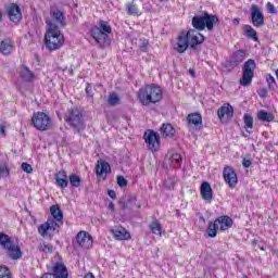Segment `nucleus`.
<instances>
[{
  "label": "nucleus",
  "mask_w": 278,
  "mask_h": 278,
  "mask_svg": "<svg viewBox=\"0 0 278 278\" xmlns=\"http://www.w3.org/2000/svg\"><path fill=\"white\" fill-rule=\"evenodd\" d=\"M150 229L155 236H162V224H160V222L153 220L150 224Z\"/></svg>",
  "instance_id": "33"
},
{
  "label": "nucleus",
  "mask_w": 278,
  "mask_h": 278,
  "mask_svg": "<svg viewBox=\"0 0 278 278\" xmlns=\"http://www.w3.org/2000/svg\"><path fill=\"white\" fill-rule=\"evenodd\" d=\"M90 34L98 45H105L108 34H112V26H110L108 22L100 20L99 26L92 27Z\"/></svg>",
  "instance_id": "7"
},
{
  "label": "nucleus",
  "mask_w": 278,
  "mask_h": 278,
  "mask_svg": "<svg viewBox=\"0 0 278 278\" xmlns=\"http://www.w3.org/2000/svg\"><path fill=\"white\" fill-rule=\"evenodd\" d=\"M40 278H68V269L64 264L56 263L52 268V273L43 274Z\"/></svg>",
  "instance_id": "13"
},
{
  "label": "nucleus",
  "mask_w": 278,
  "mask_h": 278,
  "mask_svg": "<svg viewBox=\"0 0 278 278\" xmlns=\"http://www.w3.org/2000/svg\"><path fill=\"white\" fill-rule=\"evenodd\" d=\"M143 140L150 151H157L160 149V134L155 130L146 131Z\"/></svg>",
  "instance_id": "11"
},
{
  "label": "nucleus",
  "mask_w": 278,
  "mask_h": 278,
  "mask_svg": "<svg viewBox=\"0 0 278 278\" xmlns=\"http://www.w3.org/2000/svg\"><path fill=\"white\" fill-rule=\"evenodd\" d=\"M70 184L73 188H79L81 186V178L77 174L70 175Z\"/></svg>",
  "instance_id": "36"
},
{
  "label": "nucleus",
  "mask_w": 278,
  "mask_h": 278,
  "mask_svg": "<svg viewBox=\"0 0 278 278\" xmlns=\"http://www.w3.org/2000/svg\"><path fill=\"white\" fill-rule=\"evenodd\" d=\"M189 75H191V77H197V74L194 72V68H190L189 70Z\"/></svg>",
  "instance_id": "55"
},
{
  "label": "nucleus",
  "mask_w": 278,
  "mask_h": 278,
  "mask_svg": "<svg viewBox=\"0 0 278 278\" xmlns=\"http://www.w3.org/2000/svg\"><path fill=\"white\" fill-rule=\"evenodd\" d=\"M14 49V42L11 39H4L0 42V53L10 55Z\"/></svg>",
  "instance_id": "27"
},
{
  "label": "nucleus",
  "mask_w": 278,
  "mask_h": 278,
  "mask_svg": "<svg viewBox=\"0 0 278 278\" xmlns=\"http://www.w3.org/2000/svg\"><path fill=\"white\" fill-rule=\"evenodd\" d=\"M137 207H138V210H140V208L142 207V205H141V204H138Z\"/></svg>",
  "instance_id": "59"
},
{
  "label": "nucleus",
  "mask_w": 278,
  "mask_h": 278,
  "mask_svg": "<svg viewBox=\"0 0 278 278\" xmlns=\"http://www.w3.org/2000/svg\"><path fill=\"white\" fill-rule=\"evenodd\" d=\"M76 242L81 249H91L93 244L92 236L87 231L80 230L76 236Z\"/></svg>",
  "instance_id": "16"
},
{
  "label": "nucleus",
  "mask_w": 278,
  "mask_h": 278,
  "mask_svg": "<svg viewBox=\"0 0 278 278\" xmlns=\"http://www.w3.org/2000/svg\"><path fill=\"white\" fill-rule=\"evenodd\" d=\"M257 116L258 121H263V123H273V121H275V115L264 110L260 111Z\"/></svg>",
  "instance_id": "32"
},
{
  "label": "nucleus",
  "mask_w": 278,
  "mask_h": 278,
  "mask_svg": "<svg viewBox=\"0 0 278 278\" xmlns=\"http://www.w3.org/2000/svg\"><path fill=\"white\" fill-rule=\"evenodd\" d=\"M251 21L254 27H264V13L257 4H252L251 9Z\"/></svg>",
  "instance_id": "14"
},
{
  "label": "nucleus",
  "mask_w": 278,
  "mask_h": 278,
  "mask_svg": "<svg viewBox=\"0 0 278 278\" xmlns=\"http://www.w3.org/2000/svg\"><path fill=\"white\" fill-rule=\"evenodd\" d=\"M64 121L73 129L74 134L81 136L86 131V122L84 121V113L78 108H73L66 111Z\"/></svg>",
  "instance_id": "3"
},
{
  "label": "nucleus",
  "mask_w": 278,
  "mask_h": 278,
  "mask_svg": "<svg viewBox=\"0 0 278 278\" xmlns=\"http://www.w3.org/2000/svg\"><path fill=\"white\" fill-rule=\"evenodd\" d=\"M20 77L26 84H31V81H34V79H36V75L34 74V72H31V70H29V67H27L25 65L22 67V71L20 73Z\"/></svg>",
  "instance_id": "26"
},
{
  "label": "nucleus",
  "mask_w": 278,
  "mask_h": 278,
  "mask_svg": "<svg viewBox=\"0 0 278 278\" xmlns=\"http://www.w3.org/2000/svg\"><path fill=\"white\" fill-rule=\"evenodd\" d=\"M50 16L61 27H66V18L64 17V12L59 8H50Z\"/></svg>",
  "instance_id": "18"
},
{
  "label": "nucleus",
  "mask_w": 278,
  "mask_h": 278,
  "mask_svg": "<svg viewBox=\"0 0 278 278\" xmlns=\"http://www.w3.org/2000/svg\"><path fill=\"white\" fill-rule=\"evenodd\" d=\"M117 185L119 186V188H126L127 179H125L124 176H117Z\"/></svg>",
  "instance_id": "44"
},
{
  "label": "nucleus",
  "mask_w": 278,
  "mask_h": 278,
  "mask_svg": "<svg viewBox=\"0 0 278 278\" xmlns=\"http://www.w3.org/2000/svg\"><path fill=\"white\" fill-rule=\"evenodd\" d=\"M242 166H244V168H250L251 160L243 159Z\"/></svg>",
  "instance_id": "50"
},
{
  "label": "nucleus",
  "mask_w": 278,
  "mask_h": 278,
  "mask_svg": "<svg viewBox=\"0 0 278 278\" xmlns=\"http://www.w3.org/2000/svg\"><path fill=\"white\" fill-rule=\"evenodd\" d=\"M147 47H149V42H142V45L140 46L141 51H143V53H147Z\"/></svg>",
  "instance_id": "52"
},
{
  "label": "nucleus",
  "mask_w": 278,
  "mask_h": 278,
  "mask_svg": "<svg viewBox=\"0 0 278 278\" xmlns=\"http://www.w3.org/2000/svg\"><path fill=\"white\" fill-rule=\"evenodd\" d=\"M164 186L167 188V190H173V188H175V179L173 178H167L164 181Z\"/></svg>",
  "instance_id": "42"
},
{
  "label": "nucleus",
  "mask_w": 278,
  "mask_h": 278,
  "mask_svg": "<svg viewBox=\"0 0 278 278\" xmlns=\"http://www.w3.org/2000/svg\"><path fill=\"white\" fill-rule=\"evenodd\" d=\"M109 210H111V212H115L116 207L114 205V202L109 203Z\"/></svg>",
  "instance_id": "53"
},
{
  "label": "nucleus",
  "mask_w": 278,
  "mask_h": 278,
  "mask_svg": "<svg viewBox=\"0 0 278 278\" xmlns=\"http://www.w3.org/2000/svg\"><path fill=\"white\" fill-rule=\"evenodd\" d=\"M215 223H217V226L219 225L220 231H227V229H231L233 226V219L227 215L216 218Z\"/></svg>",
  "instance_id": "20"
},
{
  "label": "nucleus",
  "mask_w": 278,
  "mask_h": 278,
  "mask_svg": "<svg viewBox=\"0 0 278 278\" xmlns=\"http://www.w3.org/2000/svg\"><path fill=\"white\" fill-rule=\"evenodd\" d=\"M203 42H205V37L201 33H198L195 29L185 30L177 38L176 51L178 53H186L188 47L197 49L198 45H203Z\"/></svg>",
  "instance_id": "1"
},
{
  "label": "nucleus",
  "mask_w": 278,
  "mask_h": 278,
  "mask_svg": "<svg viewBox=\"0 0 278 278\" xmlns=\"http://www.w3.org/2000/svg\"><path fill=\"white\" fill-rule=\"evenodd\" d=\"M127 10H128V14L136 16V14H138V7H136V4L130 3L127 4Z\"/></svg>",
  "instance_id": "41"
},
{
  "label": "nucleus",
  "mask_w": 278,
  "mask_h": 278,
  "mask_svg": "<svg viewBox=\"0 0 278 278\" xmlns=\"http://www.w3.org/2000/svg\"><path fill=\"white\" fill-rule=\"evenodd\" d=\"M257 64H255V60L249 59L243 64V74L240 79V86H251V81H253V77H255V68Z\"/></svg>",
  "instance_id": "8"
},
{
  "label": "nucleus",
  "mask_w": 278,
  "mask_h": 278,
  "mask_svg": "<svg viewBox=\"0 0 278 278\" xmlns=\"http://www.w3.org/2000/svg\"><path fill=\"white\" fill-rule=\"evenodd\" d=\"M217 116L219 119L223 121V118H233V106H231L229 103L224 104L220 109L217 110Z\"/></svg>",
  "instance_id": "23"
},
{
  "label": "nucleus",
  "mask_w": 278,
  "mask_h": 278,
  "mask_svg": "<svg viewBox=\"0 0 278 278\" xmlns=\"http://www.w3.org/2000/svg\"><path fill=\"white\" fill-rule=\"evenodd\" d=\"M111 172L112 167H110V163L103 161V159H100L96 166V175H98L99 177H103L104 175H108V173Z\"/></svg>",
  "instance_id": "21"
},
{
  "label": "nucleus",
  "mask_w": 278,
  "mask_h": 278,
  "mask_svg": "<svg viewBox=\"0 0 278 278\" xmlns=\"http://www.w3.org/2000/svg\"><path fill=\"white\" fill-rule=\"evenodd\" d=\"M110 231L115 240H129L131 238L129 231L123 227L111 228Z\"/></svg>",
  "instance_id": "19"
},
{
  "label": "nucleus",
  "mask_w": 278,
  "mask_h": 278,
  "mask_svg": "<svg viewBox=\"0 0 278 278\" xmlns=\"http://www.w3.org/2000/svg\"><path fill=\"white\" fill-rule=\"evenodd\" d=\"M138 99L142 105L159 103V101H162V89L155 85H147L139 89Z\"/></svg>",
  "instance_id": "4"
},
{
  "label": "nucleus",
  "mask_w": 278,
  "mask_h": 278,
  "mask_svg": "<svg viewBox=\"0 0 278 278\" xmlns=\"http://www.w3.org/2000/svg\"><path fill=\"white\" fill-rule=\"evenodd\" d=\"M160 132L161 136H163V138H173V136H175V127L172 126V124L167 123V124H163L160 128Z\"/></svg>",
  "instance_id": "28"
},
{
  "label": "nucleus",
  "mask_w": 278,
  "mask_h": 278,
  "mask_svg": "<svg viewBox=\"0 0 278 278\" xmlns=\"http://www.w3.org/2000/svg\"><path fill=\"white\" fill-rule=\"evenodd\" d=\"M214 25H220V20H218L217 15H211L210 13L204 12L203 15H195L192 17V26L194 29H198V31H203L205 27L208 31H212Z\"/></svg>",
  "instance_id": "5"
},
{
  "label": "nucleus",
  "mask_w": 278,
  "mask_h": 278,
  "mask_svg": "<svg viewBox=\"0 0 278 278\" xmlns=\"http://www.w3.org/2000/svg\"><path fill=\"white\" fill-rule=\"evenodd\" d=\"M51 216L54 220H59L61 223H64V213H62V210L58 205H52L50 207Z\"/></svg>",
  "instance_id": "30"
},
{
  "label": "nucleus",
  "mask_w": 278,
  "mask_h": 278,
  "mask_svg": "<svg viewBox=\"0 0 278 278\" xmlns=\"http://www.w3.org/2000/svg\"><path fill=\"white\" fill-rule=\"evenodd\" d=\"M31 123L38 131H47L51 127V117L45 112H37L33 114Z\"/></svg>",
  "instance_id": "9"
},
{
  "label": "nucleus",
  "mask_w": 278,
  "mask_h": 278,
  "mask_svg": "<svg viewBox=\"0 0 278 278\" xmlns=\"http://www.w3.org/2000/svg\"><path fill=\"white\" fill-rule=\"evenodd\" d=\"M22 170H24V173H34V167H31V164L29 163H22Z\"/></svg>",
  "instance_id": "43"
},
{
  "label": "nucleus",
  "mask_w": 278,
  "mask_h": 278,
  "mask_svg": "<svg viewBox=\"0 0 278 278\" xmlns=\"http://www.w3.org/2000/svg\"><path fill=\"white\" fill-rule=\"evenodd\" d=\"M242 278H249V276L244 275Z\"/></svg>",
  "instance_id": "60"
},
{
  "label": "nucleus",
  "mask_w": 278,
  "mask_h": 278,
  "mask_svg": "<svg viewBox=\"0 0 278 278\" xmlns=\"http://www.w3.org/2000/svg\"><path fill=\"white\" fill-rule=\"evenodd\" d=\"M109 105H121V98L116 92L110 93L108 98Z\"/></svg>",
  "instance_id": "34"
},
{
  "label": "nucleus",
  "mask_w": 278,
  "mask_h": 278,
  "mask_svg": "<svg viewBox=\"0 0 278 278\" xmlns=\"http://www.w3.org/2000/svg\"><path fill=\"white\" fill-rule=\"evenodd\" d=\"M266 8L270 14H277V9L275 8L274 3L268 2L266 4Z\"/></svg>",
  "instance_id": "46"
},
{
  "label": "nucleus",
  "mask_w": 278,
  "mask_h": 278,
  "mask_svg": "<svg viewBox=\"0 0 278 278\" xmlns=\"http://www.w3.org/2000/svg\"><path fill=\"white\" fill-rule=\"evenodd\" d=\"M3 18V14L0 12V21Z\"/></svg>",
  "instance_id": "58"
},
{
  "label": "nucleus",
  "mask_w": 278,
  "mask_h": 278,
  "mask_svg": "<svg viewBox=\"0 0 278 278\" xmlns=\"http://www.w3.org/2000/svg\"><path fill=\"white\" fill-rule=\"evenodd\" d=\"M258 94L260 97L265 98L268 97V91L265 88H261Z\"/></svg>",
  "instance_id": "49"
},
{
  "label": "nucleus",
  "mask_w": 278,
  "mask_h": 278,
  "mask_svg": "<svg viewBox=\"0 0 278 278\" xmlns=\"http://www.w3.org/2000/svg\"><path fill=\"white\" fill-rule=\"evenodd\" d=\"M247 58V52L244 50H237L233 52L231 59L226 62L225 66L227 71H233L237 66H240Z\"/></svg>",
  "instance_id": "12"
},
{
  "label": "nucleus",
  "mask_w": 278,
  "mask_h": 278,
  "mask_svg": "<svg viewBox=\"0 0 278 278\" xmlns=\"http://www.w3.org/2000/svg\"><path fill=\"white\" fill-rule=\"evenodd\" d=\"M0 134L1 135L5 134V126L3 125L0 126Z\"/></svg>",
  "instance_id": "56"
},
{
  "label": "nucleus",
  "mask_w": 278,
  "mask_h": 278,
  "mask_svg": "<svg viewBox=\"0 0 278 278\" xmlns=\"http://www.w3.org/2000/svg\"><path fill=\"white\" fill-rule=\"evenodd\" d=\"M86 94H87V97H93L92 86H90V84H88V83H87V86H86Z\"/></svg>",
  "instance_id": "47"
},
{
  "label": "nucleus",
  "mask_w": 278,
  "mask_h": 278,
  "mask_svg": "<svg viewBox=\"0 0 278 278\" xmlns=\"http://www.w3.org/2000/svg\"><path fill=\"white\" fill-rule=\"evenodd\" d=\"M46 25L48 27L45 36L46 47L49 51H58L64 46V35L58 30V24L53 23V20L47 18Z\"/></svg>",
  "instance_id": "2"
},
{
  "label": "nucleus",
  "mask_w": 278,
  "mask_h": 278,
  "mask_svg": "<svg viewBox=\"0 0 278 278\" xmlns=\"http://www.w3.org/2000/svg\"><path fill=\"white\" fill-rule=\"evenodd\" d=\"M0 247L5 251L7 256L10 260H21L23 257V251H21V247L14 241H12V238L5 232H0Z\"/></svg>",
  "instance_id": "6"
},
{
  "label": "nucleus",
  "mask_w": 278,
  "mask_h": 278,
  "mask_svg": "<svg viewBox=\"0 0 278 278\" xmlns=\"http://www.w3.org/2000/svg\"><path fill=\"white\" fill-rule=\"evenodd\" d=\"M243 123L245 125V129H247L248 134H251V131H249V129H253V116H251L250 114H244Z\"/></svg>",
  "instance_id": "35"
},
{
  "label": "nucleus",
  "mask_w": 278,
  "mask_h": 278,
  "mask_svg": "<svg viewBox=\"0 0 278 278\" xmlns=\"http://www.w3.org/2000/svg\"><path fill=\"white\" fill-rule=\"evenodd\" d=\"M136 201H137L136 197L130 195V197H128V199H127L126 202H127L128 205L131 207V205H134V203H136Z\"/></svg>",
  "instance_id": "48"
},
{
  "label": "nucleus",
  "mask_w": 278,
  "mask_h": 278,
  "mask_svg": "<svg viewBox=\"0 0 278 278\" xmlns=\"http://www.w3.org/2000/svg\"><path fill=\"white\" fill-rule=\"evenodd\" d=\"M54 178L55 184L59 188H61L62 190L68 188V176L66 175L65 170H60L58 174H55Z\"/></svg>",
  "instance_id": "25"
},
{
  "label": "nucleus",
  "mask_w": 278,
  "mask_h": 278,
  "mask_svg": "<svg viewBox=\"0 0 278 278\" xmlns=\"http://www.w3.org/2000/svg\"><path fill=\"white\" fill-rule=\"evenodd\" d=\"M206 233L208 238H216L218 233V224L215 222H210L206 228Z\"/></svg>",
  "instance_id": "31"
},
{
  "label": "nucleus",
  "mask_w": 278,
  "mask_h": 278,
  "mask_svg": "<svg viewBox=\"0 0 278 278\" xmlns=\"http://www.w3.org/2000/svg\"><path fill=\"white\" fill-rule=\"evenodd\" d=\"M266 81L269 86V90H275L277 88V81L275 80V77L270 74L266 76Z\"/></svg>",
  "instance_id": "39"
},
{
  "label": "nucleus",
  "mask_w": 278,
  "mask_h": 278,
  "mask_svg": "<svg viewBox=\"0 0 278 278\" xmlns=\"http://www.w3.org/2000/svg\"><path fill=\"white\" fill-rule=\"evenodd\" d=\"M200 192L204 201L212 203V199H214V195L212 194V186L210 185V182L207 181L202 182L200 187Z\"/></svg>",
  "instance_id": "22"
},
{
  "label": "nucleus",
  "mask_w": 278,
  "mask_h": 278,
  "mask_svg": "<svg viewBox=\"0 0 278 278\" xmlns=\"http://www.w3.org/2000/svg\"><path fill=\"white\" fill-rule=\"evenodd\" d=\"M170 162L174 168H179L181 166V154L175 153L170 156Z\"/></svg>",
  "instance_id": "37"
},
{
  "label": "nucleus",
  "mask_w": 278,
  "mask_h": 278,
  "mask_svg": "<svg viewBox=\"0 0 278 278\" xmlns=\"http://www.w3.org/2000/svg\"><path fill=\"white\" fill-rule=\"evenodd\" d=\"M38 251L41 253H53V245L47 243H40L38 245Z\"/></svg>",
  "instance_id": "38"
},
{
  "label": "nucleus",
  "mask_w": 278,
  "mask_h": 278,
  "mask_svg": "<svg viewBox=\"0 0 278 278\" xmlns=\"http://www.w3.org/2000/svg\"><path fill=\"white\" fill-rule=\"evenodd\" d=\"M187 122L189 125H194L198 129H203V116L200 113H190L187 116Z\"/></svg>",
  "instance_id": "24"
},
{
  "label": "nucleus",
  "mask_w": 278,
  "mask_h": 278,
  "mask_svg": "<svg viewBox=\"0 0 278 278\" xmlns=\"http://www.w3.org/2000/svg\"><path fill=\"white\" fill-rule=\"evenodd\" d=\"M224 180L229 186V188H233L235 186H238V174H236V170L231 166H227L223 170Z\"/></svg>",
  "instance_id": "15"
},
{
  "label": "nucleus",
  "mask_w": 278,
  "mask_h": 278,
  "mask_svg": "<svg viewBox=\"0 0 278 278\" xmlns=\"http://www.w3.org/2000/svg\"><path fill=\"white\" fill-rule=\"evenodd\" d=\"M62 225H64V222L55 220L53 217H50L46 223L38 227V232L42 238H47L49 231H58Z\"/></svg>",
  "instance_id": "10"
},
{
  "label": "nucleus",
  "mask_w": 278,
  "mask_h": 278,
  "mask_svg": "<svg viewBox=\"0 0 278 278\" xmlns=\"http://www.w3.org/2000/svg\"><path fill=\"white\" fill-rule=\"evenodd\" d=\"M0 278H12V274L7 266H0Z\"/></svg>",
  "instance_id": "40"
},
{
  "label": "nucleus",
  "mask_w": 278,
  "mask_h": 278,
  "mask_svg": "<svg viewBox=\"0 0 278 278\" xmlns=\"http://www.w3.org/2000/svg\"><path fill=\"white\" fill-rule=\"evenodd\" d=\"M0 176L10 177V168H8V166L0 167Z\"/></svg>",
  "instance_id": "45"
},
{
  "label": "nucleus",
  "mask_w": 278,
  "mask_h": 278,
  "mask_svg": "<svg viewBox=\"0 0 278 278\" xmlns=\"http://www.w3.org/2000/svg\"><path fill=\"white\" fill-rule=\"evenodd\" d=\"M232 23H233V25H240V20L233 18V20H232Z\"/></svg>",
  "instance_id": "57"
},
{
  "label": "nucleus",
  "mask_w": 278,
  "mask_h": 278,
  "mask_svg": "<svg viewBox=\"0 0 278 278\" xmlns=\"http://www.w3.org/2000/svg\"><path fill=\"white\" fill-rule=\"evenodd\" d=\"M8 16L12 23H21L23 18V13L21 12V7L18 4H11L8 9Z\"/></svg>",
  "instance_id": "17"
},
{
  "label": "nucleus",
  "mask_w": 278,
  "mask_h": 278,
  "mask_svg": "<svg viewBox=\"0 0 278 278\" xmlns=\"http://www.w3.org/2000/svg\"><path fill=\"white\" fill-rule=\"evenodd\" d=\"M108 194H109V197H110L111 199H116V191L110 189V190L108 191Z\"/></svg>",
  "instance_id": "51"
},
{
  "label": "nucleus",
  "mask_w": 278,
  "mask_h": 278,
  "mask_svg": "<svg viewBox=\"0 0 278 278\" xmlns=\"http://www.w3.org/2000/svg\"><path fill=\"white\" fill-rule=\"evenodd\" d=\"M243 31L247 38L253 40L254 42H260V37H257V31L251 25H243Z\"/></svg>",
  "instance_id": "29"
},
{
  "label": "nucleus",
  "mask_w": 278,
  "mask_h": 278,
  "mask_svg": "<svg viewBox=\"0 0 278 278\" xmlns=\"http://www.w3.org/2000/svg\"><path fill=\"white\" fill-rule=\"evenodd\" d=\"M127 207H130L129 203H127L126 201L122 202V210H127Z\"/></svg>",
  "instance_id": "54"
}]
</instances>
